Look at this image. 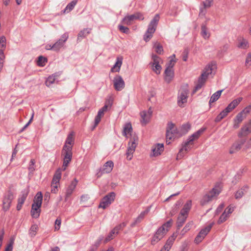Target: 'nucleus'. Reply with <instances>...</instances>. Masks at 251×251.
Here are the masks:
<instances>
[{"label": "nucleus", "instance_id": "1", "mask_svg": "<svg viewBox=\"0 0 251 251\" xmlns=\"http://www.w3.org/2000/svg\"><path fill=\"white\" fill-rule=\"evenodd\" d=\"M205 129L201 128L190 136L187 141L183 145L182 148L179 150L176 156V159L183 157L184 154L191 149L190 146L193 145V141L199 138L200 135L204 131Z\"/></svg>", "mask_w": 251, "mask_h": 251}, {"label": "nucleus", "instance_id": "2", "mask_svg": "<svg viewBox=\"0 0 251 251\" xmlns=\"http://www.w3.org/2000/svg\"><path fill=\"white\" fill-rule=\"evenodd\" d=\"M243 98L239 97L232 100L227 106L215 118V122L218 123L226 117L227 114L233 110L242 100Z\"/></svg>", "mask_w": 251, "mask_h": 251}, {"label": "nucleus", "instance_id": "3", "mask_svg": "<svg viewBox=\"0 0 251 251\" xmlns=\"http://www.w3.org/2000/svg\"><path fill=\"white\" fill-rule=\"evenodd\" d=\"M159 19V14H156L149 24L143 38L146 42L149 41L152 38L153 34L156 30Z\"/></svg>", "mask_w": 251, "mask_h": 251}, {"label": "nucleus", "instance_id": "4", "mask_svg": "<svg viewBox=\"0 0 251 251\" xmlns=\"http://www.w3.org/2000/svg\"><path fill=\"white\" fill-rule=\"evenodd\" d=\"M180 132L179 129H177L175 125L172 122L168 123L166 128V143L167 144L171 143V140L175 138L181 137L179 136Z\"/></svg>", "mask_w": 251, "mask_h": 251}, {"label": "nucleus", "instance_id": "5", "mask_svg": "<svg viewBox=\"0 0 251 251\" xmlns=\"http://www.w3.org/2000/svg\"><path fill=\"white\" fill-rule=\"evenodd\" d=\"M221 192V188L218 186H215L211 191L205 195L201 201V205L207 204L209 201L215 199Z\"/></svg>", "mask_w": 251, "mask_h": 251}, {"label": "nucleus", "instance_id": "6", "mask_svg": "<svg viewBox=\"0 0 251 251\" xmlns=\"http://www.w3.org/2000/svg\"><path fill=\"white\" fill-rule=\"evenodd\" d=\"M62 155L63 156V170L64 171L66 170V167L68 166L72 159L73 153L71 146H63L62 151Z\"/></svg>", "mask_w": 251, "mask_h": 251}, {"label": "nucleus", "instance_id": "7", "mask_svg": "<svg viewBox=\"0 0 251 251\" xmlns=\"http://www.w3.org/2000/svg\"><path fill=\"white\" fill-rule=\"evenodd\" d=\"M144 19V17L142 13L136 12L133 14L125 16L122 20V23L124 25H129L132 24L136 20L143 21Z\"/></svg>", "mask_w": 251, "mask_h": 251}, {"label": "nucleus", "instance_id": "8", "mask_svg": "<svg viewBox=\"0 0 251 251\" xmlns=\"http://www.w3.org/2000/svg\"><path fill=\"white\" fill-rule=\"evenodd\" d=\"M61 176V170L60 169H58L54 176L52 180L51 187V192L53 193H56L58 189V186L59 185V181Z\"/></svg>", "mask_w": 251, "mask_h": 251}, {"label": "nucleus", "instance_id": "9", "mask_svg": "<svg viewBox=\"0 0 251 251\" xmlns=\"http://www.w3.org/2000/svg\"><path fill=\"white\" fill-rule=\"evenodd\" d=\"M115 196L116 194L114 192L109 193L102 198L99 205V207L103 209L106 208L114 201Z\"/></svg>", "mask_w": 251, "mask_h": 251}, {"label": "nucleus", "instance_id": "10", "mask_svg": "<svg viewBox=\"0 0 251 251\" xmlns=\"http://www.w3.org/2000/svg\"><path fill=\"white\" fill-rule=\"evenodd\" d=\"M114 163L112 161H107L103 166L100 168L99 172L97 173V178L101 176L103 174L110 173L113 170Z\"/></svg>", "mask_w": 251, "mask_h": 251}, {"label": "nucleus", "instance_id": "11", "mask_svg": "<svg viewBox=\"0 0 251 251\" xmlns=\"http://www.w3.org/2000/svg\"><path fill=\"white\" fill-rule=\"evenodd\" d=\"M152 60L150 64L151 65L152 70L157 75L160 73L161 67L159 65L160 58L155 54L152 55Z\"/></svg>", "mask_w": 251, "mask_h": 251}, {"label": "nucleus", "instance_id": "12", "mask_svg": "<svg viewBox=\"0 0 251 251\" xmlns=\"http://www.w3.org/2000/svg\"><path fill=\"white\" fill-rule=\"evenodd\" d=\"M69 38V34L67 32L64 33L62 35L61 38L58 39L54 44V51H58L62 48L64 46L65 43Z\"/></svg>", "mask_w": 251, "mask_h": 251}, {"label": "nucleus", "instance_id": "13", "mask_svg": "<svg viewBox=\"0 0 251 251\" xmlns=\"http://www.w3.org/2000/svg\"><path fill=\"white\" fill-rule=\"evenodd\" d=\"M114 87L116 91H120L122 90L125 86V83L124 79L121 76L116 75L113 80Z\"/></svg>", "mask_w": 251, "mask_h": 251}, {"label": "nucleus", "instance_id": "14", "mask_svg": "<svg viewBox=\"0 0 251 251\" xmlns=\"http://www.w3.org/2000/svg\"><path fill=\"white\" fill-rule=\"evenodd\" d=\"M246 141V139L245 138H241L236 141L231 146L229 150V153L233 154L238 151L241 149L242 146L245 144Z\"/></svg>", "mask_w": 251, "mask_h": 251}, {"label": "nucleus", "instance_id": "15", "mask_svg": "<svg viewBox=\"0 0 251 251\" xmlns=\"http://www.w3.org/2000/svg\"><path fill=\"white\" fill-rule=\"evenodd\" d=\"M13 199V195L12 193L11 192H8L3 200V209L4 211H7L9 209Z\"/></svg>", "mask_w": 251, "mask_h": 251}, {"label": "nucleus", "instance_id": "16", "mask_svg": "<svg viewBox=\"0 0 251 251\" xmlns=\"http://www.w3.org/2000/svg\"><path fill=\"white\" fill-rule=\"evenodd\" d=\"M188 90L184 89L181 90L178 96L177 103L180 107H183V104L187 101Z\"/></svg>", "mask_w": 251, "mask_h": 251}, {"label": "nucleus", "instance_id": "17", "mask_svg": "<svg viewBox=\"0 0 251 251\" xmlns=\"http://www.w3.org/2000/svg\"><path fill=\"white\" fill-rule=\"evenodd\" d=\"M216 69V64L215 62H211L208 64L204 68L203 72L201 74L202 77L207 78V76L211 74Z\"/></svg>", "mask_w": 251, "mask_h": 251}, {"label": "nucleus", "instance_id": "18", "mask_svg": "<svg viewBox=\"0 0 251 251\" xmlns=\"http://www.w3.org/2000/svg\"><path fill=\"white\" fill-rule=\"evenodd\" d=\"M250 133H251V119L248 124L241 128L238 133V136L240 138L245 137Z\"/></svg>", "mask_w": 251, "mask_h": 251}, {"label": "nucleus", "instance_id": "19", "mask_svg": "<svg viewBox=\"0 0 251 251\" xmlns=\"http://www.w3.org/2000/svg\"><path fill=\"white\" fill-rule=\"evenodd\" d=\"M163 229L162 228H159L153 236L151 243L152 245H155L159 242L166 234L165 232L162 231Z\"/></svg>", "mask_w": 251, "mask_h": 251}, {"label": "nucleus", "instance_id": "20", "mask_svg": "<svg viewBox=\"0 0 251 251\" xmlns=\"http://www.w3.org/2000/svg\"><path fill=\"white\" fill-rule=\"evenodd\" d=\"M246 117L245 114L241 111L239 113L234 119L233 127L235 129L239 126V124L243 121V120Z\"/></svg>", "mask_w": 251, "mask_h": 251}, {"label": "nucleus", "instance_id": "21", "mask_svg": "<svg viewBox=\"0 0 251 251\" xmlns=\"http://www.w3.org/2000/svg\"><path fill=\"white\" fill-rule=\"evenodd\" d=\"M176 237V235L175 234H173L171 237H170L167 240L164 248L161 249L160 251H169L173 245Z\"/></svg>", "mask_w": 251, "mask_h": 251}, {"label": "nucleus", "instance_id": "22", "mask_svg": "<svg viewBox=\"0 0 251 251\" xmlns=\"http://www.w3.org/2000/svg\"><path fill=\"white\" fill-rule=\"evenodd\" d=\"M78 183V181L76 178H75L71 183L70 185L68 186L66 190V199L70 197V196L72 194L74 190L75 189L77 184Z\"/></svg>", "mask_w": 251, "mask_h": 251}, {"label": "nucleus", "instance_id": "23", "mask_svg": "<svg viewBox=\"0 0 251 251\" xmlns=\"http://www.w3.org/2000/svg\"><path fill=\"white\" fill-rule=\"evenodd\" d=\"M6 48V38L4 36L0 37V59L3 60L5 58L4 50Z\"/></svg>", "mask_w": 251, "mask_h": 251}, {"label": "nucleus", "instance_id": "24", "mask_svg": "<svg viewBox=\"0 0 251 251\" xmlns=\"http://www.w3.org/2000/svg\"><path fill=\"white\" fill-rule=\"evenodd\" d=\"M174 76V72L173 69L166 68L165 71V80L170 83Z\"/></svg>", "mask_w": 251, "mask_h": 251}, {"label": "nucleus", "instance_id": "25", "mask_svg": "<svg viewBox=\"0 0 251 251\" xmlns=\"http://www.w3.org/2000/svg\"><path fill=\"white\" fill-rule=\"evenodd\" d=\"M164 151V145L163 144H157L152 149L153 156H158L161 154Z\"/></svg>", "mask_w": 251, "mask_h": 251}, {"label": "nucleus", "instance_id": "26", "mask_svg": "<svg viewBox=\"0 0 251 251\" xmlns=\"http://www.w3.org/2000/svg\"><path fill=\"white\" fill-rule=\"evenodd\" d=\"M43 200L42 194L41 192L37 193L34 197L32 204H35L36 207H41Z\"/></svg>", "mask_w": 251, "mask_h": 251}, {"label": "nucleus", "instance_id": "27", "mask_svg": "<svg viewBox=\"0 0 251 251\" xmlns=\"http://www.w3.org/2000/svg\"><path fill=\"white\" fill-rule=\"evenodd\" d=\"M141 117V122L143 125H146L149 122L151 116H149L148 114L146 113V111H143L140 113Z\"/></svg>", "mask_w": 251, "mask_h": 251}, {"label": "nucleus", "instance_id": "28", "mask_svg": "<svg viewBox=\"0 0 251 251\" xmlns=\"http://www.w3.org/2000/svg\"><path fill=\"white\" fill-rule=\"evenodd\" d=\"M206 79V78H204V77H202V76L201 75L200 77L198 79V83L195 86V89L194 90V93H195L198 90H199V89H200L203 86V85L205 83Z\"/></svg>", "mask_w": 251, "mask_h": 251}, {"label": "nucleus", "instance_id": "29", "mask_svg": "<svg viewBox=\"0 0 251 251\" xmlns=\"http://www.w3.org/2000/svg\"><path fill=\"white\" fill-rule=\"evenodd\" d=\"M41 212L40 207L36 206L35 204H32V208L31 210V214L34 218H38Z\"/></svg>", "mask_w": 251, "mask_h": 251}, {"label": "nucleus", "instance_id": "30", "mask_svg": "<svg viewBox=\"0 0 251 251\" xmlns=\"http://www.w3.org/2000/svg\"><path fill=\"white\" fill-rule=\"evenodd\" d=\"M92 29L89 28H84L81 30L78 34L77 40H79L80 38H83L86 37L90 33Z\"/></svg>", "mask_w": 251, "mask_h": 251}, {"label": "nucleus", "instance_id": "31", "mask_svg": "<svg viewBox=\"0 0 251 251\" xmlns=\"http://www.w3.org/2000/svg\"><path fill=\"white\" fill-rule=\"evenodd\" d=\"M212 0H205L202 2L203 8H201L200 15H205V11H204V9L210 7L211 6Z\"/></svg>", "mask_w": 251, "mask_h": 251}, {"label": "nucleus", "instance_id": "32", "mask_svg": "<svg viewBox=\"0 0 251 251\" xmlns=\"http://www.w3.org/2000/svg\"><path fill=\"white\" fill-rule=\"evenodd\" d=\"M59 75V74L58 73H55L52 75H50L48 77L46 81L45 84L48 86H50L52 84H53L55 79L56 77L58 76Z\"/></svg>", "mask_w": 251, "mask_h": 251}, {"label": "nucleus", "instance_id": "33", "mask_svg": "<svg viewBox=\"0 0 251 251\" xmlns=\"http://www.w3.org/2000/svg\"><path fill=\"white\" fill-rule=\"evenodd\" d=\"M190 125L188 123L182 125V126L179 129L180 132L179 135L182 136L187 133L188 130L190 129Z\"/></svg>", "mask_w": 251, "mask_h": 251}, {"label": "nucleus", "instance_id": "34", "mask_svg": "<svg viewBox=\"0 0 251 251\" xmlns=\"http://www.w3.org/2000/svg\"><path fill=\"white\" fill-rule=\"evenodd\" d=\"M213 225V223H211V224H209L208 226L205 227L204 228L202 229L199 233V234L200 235L202 238H204L205 236L208 233V232L211 230Z\"/></svg>", "mask_w": 251, "mask_h": 251}, {"label": "nucleus", "instance_id": "35", "mask_svg": "<svg viewBox=\"0 0 251 251\" xmlns=\"http://www.w3.org/2000/svg\"><path fill=\"white\" fill-rule=\"evenodd\" d=\"M201 35L205 39H207L209 38L210 33L207 31L206 24H203L201 26Z\"/></svg>", "mask_w": 251, "mask_h": 251}, {"label": "nucleus", "instance_id": "36", "mask_svg": "<svg viewBox=\"0 0 251 251\" xmlns=\"http://www.w3.org/2000/svg\"><path fill=\"white\" fill-rule=\"evenodd\" d=\"M223 90H219L214 93L210 98L209 104L210 105L212 103L217 101L220 98Z\"/></svg>", "mask_w": 251, "mask_h": 251}, {"label": "nucleus", "instance_id": "37", "mask_svg": "<svg viewBox=\"0 0 251 251\" xmlns=\"http://www.w3.org/2000/svg\"><path fill=\"white\" fill-rule=\"evenodd\" d=\"M77 2V0H73L71 2L69 3L64 10L63 13H68L72 10Z\"/></svg>", "mask_w": 251, "mask_h": 251}, {"label": "nucleus", "instance_id": "38", "mask_svg": "<svg viewBox=\"0 0 251 251\" xmlns=\"http://www.w3.org/2000/svg\"><path fill=\"white\" fill-rule=\"evenodd\" d=\"M74 139L73 138V133H71L68 135V136L66 139L65 144L64 146H67V147L71 146V148L72 149V147L74 145Z\"/></svg>", "mask_w": 251, "mask_h": 251}, {"label": "nucleus", "instance_id": "39", "mask_svg": "<svg viewBox=\"0 0 251 251\" xmlns=\"http://www.w3.org/2000/svg\"><path fill=\"white\" fill-rule=\"evenodd\" d=\"M132 128L130 123H127L125 125L123 135L126 136L127 134H130L132 132Z\"/></svg>", "mask_w": 251, "mask_h": 251}, {"label": "nucleus", "instance_id": "40", "mask_svg": "<svg viewBox=\"0 0 251 251\" xmlns=\"http://www.w3.org/2000/svg\"><path fill=\"white\" fill-rule=\"evenodd\" d=\"M247 189L248 187L246 186H244L241 189L238 190L235 195V199H238L242 198L243 196L244 195L245 192H246Z\"/></svg>", "mask_w": 251, "mask_h": 251}, {"label": "nucleus", "instance_id": "41", "mask_svg": "<svg viewBox=\"0 0 251 251\" xmlns=\"http://www.w3.org/2000/svg\"><path fill=\"white\" fill-rule=\"evenodd\" d=\"M122 64V60L117 59L116 62L115 63L114 66L111 68V71L112 72H118L120 70L121 66Z\"/></svg>", "mask_w": 251, "mask_h": 251}, {"label": "nucleus", "instance_id": "42", "mask_svg": "<svg viewBox=\"0 0 251 251\" xmlns=\"http://www.w3.org/2000/svg\"><path fill=\"white\" fill-rule=\"evenodd\" d=\"M172 220L170 219L168 221H167L166 223H164L161 227L159 228H162L163 230L162 231H164L165 233L166 234L167 231L169 230V228L172 226Z\"/></svg>", "mask_w": 251, "mask_h": 251}, {"label": "nucleus", "instance_id": "43", "mask_svg": "<svg viewBox=\"0 0 251 251\" xmlns=\"http://www.w3.org/2000/svg\"><path fill=\"white\" fill-rule=\"evenodd\" d=\"M102 240L103 237H100L96 241L95 243L91 247L89 251H95L100 245Z\"/></svg>", "mask_w": 251, "mask_h": 251}, {"label": "nucleus", "instance_id": "44", "mask_svg": "<svg viewBox=\"0 0 251 251\" xmlns=\"http://www.w3.org/2000/svg\"><path fill=\"white\" fill-rule=\"evenodd\" d=\"M150 207H148L145 211L142 212L138 217L136 219V222L140 223L142 220L144 218L145 215H146L150 211Z\"/></svg>", "mask_w": 251, "mask_h": 251}, {"label": "nucleus", "instance_id": "45", "mask_svg": "<svg viewBox=\"0 0 251 251\" xmlns=\"http://www.w3.org/2000/svg\"><path fill=\"white\" fill-rule=\"evenodd\" d=\"M28 191L27 190H25L22 194V196L18 199V202L19 203L23 204L26 197L28 195Z\"/></svg>", "mask_w": 251, "mask_h": 251}, {"label": "nucleus", "instance_id": "46", "mask_svg": "<svg viewBox=\"0 0 251 251\" xmlns=\"http://www.w3.org/2000/svg\"><path fill=\"white\" fill-rule=\"evenodd\" d=\"M186 219L187 218L186 217H183L179 215L177 221V226L178 228H180L183 226L186 221Z\"/></svg>", "mask_w": 251, "mask_h": 251}, {"label": "nucleus", "instance_id": "47", "mask_svg": "<svg viewBox=\"0 0 251 251\" xmlns=\"http://www.w3.org/2000/svg\"><path fill=\"white\" fill-rule=\"evenodd\" d=\"M238 47L240 48L245 49L249 47L248 42L246 40L242 39L239 41Z\"/></svg>", "mask_w": 251, "mask_h": 251}, {"label": "nucleus", "instance_id": "48", "mask_svg": "<svg viewBox=\"0 0 251 251\" xmlns=\"http://www.w3.org/2000/svg\"><path fill=\"white\" fill-rule=\"evenodd\" d=\"M47 62V59L42 56L38 57L37 60V65L39 66L43 67L46 65V63Z\"/></svg>", "mask_w": 251, "mask_h": 251}, {"label": "nucleus", "instance_id": "49", "mask_svg": "<svg viewBox=\"0 0 251 251\" xmlns=\"http://www.w3.org/2000/svg\"><path fill=\"white\" fill-rule=\"evenodd\" d=\"M38 229V227L37 225H33L31 226L29 231L30 236L31 237H34L36 235Z\"/></svg>", "mask_w": 251, "mask_h": 251}, {"label": "nucleus", "instance_id": "50", "mask_svg": "<svg viewBox=\"0 0 251 251\" xmlns=\"http://www.w3.org/2000/svg\"><path fill=\"white\" fill-rule=\"evenodd\" d=\"M226 211H224V212L221 215L218 221V224H221L222 223H224L229 217L228 215L226 214Z\"/></svg>", "mask_w": 251, "mask_h": 251}, {"label": "nucleus", "instance_id": "51", "mask_svg": "<svg viewBox=\"0 0 251 251\" xmlns=\"http://www.w3.org/2000/svg\"><path fill=\"white\" fill-rule=\"evenodd\" d=\"M193 225V222L192 221L189 222L185 225L182 230L181 231L182 234H184L186 232L189 231L190 228L192 227Z\"/></svg>", "mask_w": 251, "mask_h": 251}, {"label": "nucleus", "instance_id": "52", "mask_svg": "<svg viewBox=\"0 0 251 251\" xmlns=\"http://www.w3.org/2000/svg\"><path fill=\"white\" fill-rule=\"evenodd\" d=\"M117 234L116 232L113 229L108 236L105 238L104 242H108L110 240L112 239Z\"/></svg>", "mask_w": 251, "mask_h": 251}, {"label": "nucleus", "instance_id": "53", "mask_svg": "<svg viewBox=\"0 0 251 251\" xmlns=\"http://www.w3.org/2000/svg\"><path fill=\"white\" fill-rule=\"evenodd\" d=\"M156 53L161 54L163 51V47L159 43H155L153 46Z\"/></svg>", "mask_w": 251, "mask_h": 251}, {"label": "nucleus", "instance_id": "54", "mask_svg": "<svg viewBox=\"0 0 251 251\" xmlns=\"http://www.w3.org/2000/svg\"><path fill=\"white\" fill-rule=\"evenodd\" d=\"M35 164V160L34 159H31L30 164L28 167V170L30 173H32L35 171L34 165Z\"/></svg>", "mask_w": 251, "mask_h": 251}, {"label": "nucleus", "instance_id": "55", "mask_svg": "<svg viewBox=\"0 0 251 251\" xmlns=\"http://www.w3.org/2000/svg\"><path fill=\"white\" fill-rule=\"evenodd\" d=\"M173 57H175V54H173L172 56L171 59H170V60L169 61L168 63H167L166 64V66H167L166 68H170L173 69V68L175 64L176 63V61L174 59Z\"/></svg>", "mask_w": 251, "mask_h": 251}, {"label": "nucleus", "instance_id": "56", "mask_svg": "<svg viewBox=\"0 0 251 251\" xmlns=\"http://www.w3.org/2000/svg\"><path fill=\"white\" fill-rule=\"evenodd\" d=\"M118 29L121 32L124 33L128 34L129 33V29L127 27L124 26L122 25H119Z\"/></svg>", "mask_w": 251, "mask_h": 251}, {"label": "nucleus", "instance_id": "57", "mask_svg": "<svg viewBox=\"0 0 251 251\" xmlns=\"http://www.w3.org/2000/svg\"><path fill=\"white\" fill-rule=\"evenodd\" d=\"M126 225V223H122L118 226H116L113 229L116 232V234H118L119 230H122Z\"/></svg>", "mask_w": 251, "mask_h": 251}, {"label": "nucleus", "instance_id": "58", "mask_svg": "<svg viewBox=\"0 0 251 251\" xmlns=\"http://www.w3.org/2000/svg\"><path fill=\"white\" fill-rule=\"evenodd\" d=\"M192 207V201L191 200H188L186 203L184 204L183 207L182 209L184 210L188 211H190Z\"/></svg>", "mask_w": 251, "mask_h": 251}, {"label": "nucleus", "instance_id": "59", "mask_svg": "<svg viewBox=\"0 0 251 251\" xmlns=\"http://www.w3.org/2000/svg\"><path fill=\"white\" fill-rule=\"evenodd\" d=\"M61 224V219L57 218L55 222L54 230H58L60 229V225Z\"/></svg>", "mask_w": 251, "mask_h": 251}, {"label": "nucleus", "instance_id": "60", "mask_svg": "<svg viewBox=\"0 0 251 251\" xmlns=\"http://www.w3.org/2000/svg\"><path fill=\"white\" fill-rule=\"evenodd\" d=\"M128 145L129 147H128L127 149L129 150H132V151H134L136 147L135 140L134 139V141H131V142H130Z\"/></svg>", "mask_w": 251, "mask_h": 251}, {"label": "nucleus", "instance_id": "61", "mask_svg": "<svg viewBox=\"0 0 251 251\" xmlns=\"http://www.w3.org/2000/svg\"><path fill=\"white\" fill-rule=\"evenodd\" d=\"M134 152V151H132V150H129V149H127L126 154V158L128 160H130L132 159V158L133 157L132 154Z\"/></svg>", "mask_w": 251, "mask_h": 251}, {"label": "nucleus", "instance_id": "62", "mask_svg": "<svg viewBox=\"0 0 251 251\" xmlns=\"http://www.w3.org/2000/svg\"><path fill=\"white\" fill-rule=\"evenodd\" d=\"M245 64L246 66H250L251 65V53H249L246 58Z\"/></svg>", "mask_w": 251, "mask_h": 251}, {"label": "nucleus", "instance_id": "63", "mask_svg": "<svg viewBox=\"0 0 251 251\" xmlns=\"http://www.w3.org/2000/svg\"><path fill=\"white\" fill-rule=\"evenodd\" d=\"M242 111L247 116L248 114L251 112V104L247 106Z\"/></svg>", "mask_w": 251, "mask_h": 251}, {"label": "nucleus", "instance_id": "64", "mask_svg": "<svg viewBox=\"0 0 251 251\" xmlns=\"http://www.w3.org/2000/svg\"><path fill=\"white\" fill-rule=\"evenodd\" d=\"M203 239V238H202L200 235L198 234L195 239V243L198 244L201 242Z\"/></svg>", "mask_w": 251, "mask_h": 251}]
</instances>
